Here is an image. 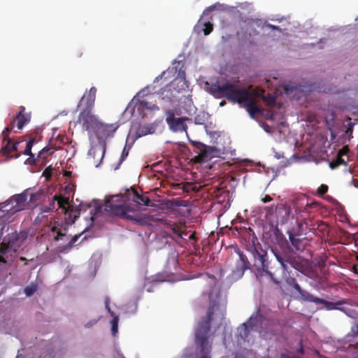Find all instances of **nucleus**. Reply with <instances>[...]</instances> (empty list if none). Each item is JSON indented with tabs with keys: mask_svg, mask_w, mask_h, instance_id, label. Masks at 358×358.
<instances>
[{
	"mask_svg": "<svg viewBox=\"0 0 358 358\" xmlns=\"http://www.w3.org/2000/svg\"><path fill=\"white\" fill-rule=\"evenodd\" d=\"M210 299V305L206 315L197 324L194 331L195 344L199 350V358H210L212 342L208 341L211 323L214 321L222 322L224 313L220 310L218 301L212 300V292L208 293Z\"/></svg>",
	"mask_w": 358,
	"mask_h": 358,
	"instance_id": "1",
	"label": "nucleus"
},
{
	"mask_svg": "<svg viewBox=\"0 0 358 358\" xmlns=\"http://www.w3.org/2000/svg\"><path fill=\"white\" fill-rule=\"evenodd\" d=\"M208 92L215 98H226L229 101L244 103L251 117L262 113V109L256 105L255 99L252 97L248 89L241 87L236 83L227 82L220 85L217 83L212 84Z\"/></svg>",
	"mask_w": 358,
	"mask_h": 358,
	"instance_id": "2",
	"label": "nucleus"
},
{
	"mask_svg": "<svg viewBox=\"0 0 358 358\" xmlns=\"http://www.w3.org/2000/svg\"><path fill=\"white\" fill-rule=\"evenodd\" d=\"M129 196H113L110 199L106 200L105 210L110 215L129 220H136L134 209L127 205L126 200L131 199L136 203H140L145 196L140 194L134 188L131 191L127 190Z\"/></svg>",
	"mask_w": 358,
	"mask_h": 358,
	"instance_id": "3",
	"label": "nucleus"
},
{
	"mask_svg": "<svg viewBox=\"0 0 358 358\" xmlns=\"http://www.w3.org/2000/svg\"><path fill=\"white\" fill-rule=\"evenodd\" d=\"M50 231L55 234V236L53 237L54 241H62L57 247V250L59 253L69 252L80 236V234L73 236L67 234L68 227L66 224L55 222L54 225L51 227Z\"/></svg>",
	"mask_w": 358,
	"mask_h": 358,
	"instance_id": "4",
	"label": "nucleus"
},
{
	"mask_svg": "<svg viewBox=\"0 0 358 358\" xmlns=\"http://www.w3.org/2000/svg\"><path fill=\"white\" fill-rule=\"evenodd\" d=\"M19 113L15 115V118L2 131V136L4 138L9 136L10 133L15 127V123L17 121V127L22 129L25 124H28L31 120V114L25 112V108L22 106L19 107Z\"/></svg>",
	"mask_w": 358,
	"mask_h": 358,
	"instance_id": "5",
	"label": "nucleus"
},
{
	"mask_svg": "<svg viewBox=\"0 0 358 358\" xmlns=\"http://www.w3.org/2000/svg\"><path fill=\"white\" fill-rule=\"evenodd\" d=\"M28 192L29 189H27L20 194L12 196L8 200L7 205H10V210H12L13 213L19 212L27 208L28 206Z\"/></svg>",
	"mask_w": 358,
	"mask_h": 358,
	"instance_id": "6",
	"label": "nucleus"
},
{
	"mask_svg": "<svg viewBox=\"0 0 358 358\" xmlns=\"http://www.w3.org/2000/svg\"><path fill=\"white\" fill-rule=\"evenodd\" d=\"M92 109H83L78 115V122L87 131L95 130L100 121L92 113Z\"/></svg>",
	"mask_w": 358,
	"mask_h": 358,
	"instance_id": "7",
	"label": "nucleus"
},
{
	"mask_svg": "<svg viewBox=\"0 0 358 358\" xmlns=\"http://www.w3.org/2000/svg\"><path fill=\"white\" fill-rule=\"evenodd\" d=\"M192 145L194 147V151L197 153L194 158L195 162H207L213 157V148L196 141L192 142Z\"/></svg>",
	"mask_w": 358,
	"mask_h": 358,
	"instance_id": "8",
	"label": "nucleus"
},
{
	"mask_svg": "<svg viewBox=\"0 0 358 358\" xmlns=\"http://www.w3.org/2000/svg\"><path fill=\"white\" fill-rule=\"evenodd\" d=\"M349 151L350 149L347 145L339 150L336 157L329 162V167L331 169H335L340 166H347L349 161L348 155Z\"/></svg>",
	"mask_w": 358,
	"mask_h": 358,
	"instance_id": "9",
	"label": "nucleus"
},
{
	"mask_svg": "<svg viewBox=\"0 0 358 358\" xmlns=\"http://www.w3.org/2000/svg\"><path fill=\"white\" fill-rule=\"evenodd\" d=\"M118 127L119 124L117 123L104 124L100 122L95 129L98 139L101 140L113 136V134Z\"/></svg>",
	"mask_w": 358,
	"mask_h": 358,
	"instance_id": "10",
	"label": "nucleus"
},
{
	"mask_svg": "<svg viewBox=\"0 0 358 358\" xmlns=\"http://www.w3.org/2000/svg\"><path fill=\"white\" fill-rule=\"evenodd\" d=\"M254 250L252 252L254 258L256 261H259L260 263V268L265 274L270 276L273 279V273L268 270V263L266 252L262 251L259 252L256 248L255 245H253Z\"/></svg>",
	"mask_w": 358,
	"mask_h": 358,
	"instance_id": "11",
	"label": "nucleus"
},
{
	"mask_svg": "<svg viewBox=\"0 0 358 358\" xmlns=\"http://www.w3.org/2000/svg\"><path fill=\"white\" fill-rule=\"evenodd\" d=\"M186 119L182 117H176L173 113H171L166 119L170 129L175 132L184 131L187 129L185 123Z\"/></svg>",
	"mask_w": 358,
	"mask_h": 358,
	"instance_id": "12",
	"label": "nucleus"
},
{
	"mask_svg": "<svg viewBox=\"0 0 358 358\" xmlns=\"http://www.w3.org/2000/svg\"><path fill=\"white\" fill-rule=\"evenodd\" d=\"M292 204L295 209L296 213H301L306 212L309 208H311L314 203H309L303 195L296 196L292 200Z\"/></svg>",
	"mask_w": 358,
	"mask_h": 358,
	"instance_id": "13",
	"label": "nucleus"
},
{
	"mask_svg": "<svg viewBox=\"0 0 358 358\" xmlns=\"http://www.w3.org/2000/svg\"><path fill=\"white\" fill-rule=\"evenodd\" d=\"M275 214L278 222L281 224H285L289 219L291 208L284 203H278L275 206Z\"/></svg>",
	"mask_w": 358,
	"mask_h": 358,
	"instance_id": "14",
	"label": "nucleus"
},
{
	"mask_svg": "<svg viewBox=\"0 0 358 358\" xmlns=\"http://www.w3.org/2000/svg\"><path fill=\"white\" fill-rule=\"evenodd\" d=\"M239 260L237 262L236 268L233 273L236 277L241 278L243 275L245 271L250 268V262L242 252H238Z\"/></svg>",
	"mask_w": 358,
	"mask_h": 358,
	"instance_id": "15",
	"label": "nucleus"
},
{
	"mask_svg": "<svg viewBox=\"0 0 358 358\" xmlns=\"http://www.w3.org/2000/svg\"><path fill=\"white\" fill-rule=\"evenodd\" d=\"M96 89L92 87L88 92H85L80 101V105L85 104L84 109H92L94 106Z\"/></svg>",
	"mask_w": 358,
	"mask_h": 358,
	"instance_id": "16",
	"label": "nucleus"
},
{
	"mask_svg": "<svg viewBox=\"0 0 358 358\" xmlns=\"http://www.w3.org/2000/svg\"><path fill=\"white\" fill-rule=\"evenodd\" d=\"M173 67L172 69H168L166 71H163L159 76H158L155 80V82H157L161 79L163 78L166 76V74L169 73H176V72L178 71V76H181L182 74H185L184 71H181V69L183 67V64L181 61H175L173 62Z\"/></svg>",
	"mask_w": 358,
	"mask_h": 358,
	"instance_id": "17",
	"label": "nucleus"
},
{
	"mask_svg": "<svg viewBox=\"0 0 358 358\" xmlns=\"http://www.w3.org/2000/svg\"><path fill=\"white\" fill-rule=\"evenodd\" d=\"M255 325V319L252 317H250L247 322L242 324L238 329V336L241 338L243 340L246 339L248 337L250 331L249 327L252 328Z\"/></svg>",
	"mask_w": 358,
	"mask_h": 358,
	"instance_id": "18",
	"label": "nucleus"
},
{
	"mask_svg": "<svg viewBox=\"0 0 358 358\" xmlns=\"http://www.w3.org/2000/svg\"><path fill=\"white\" fill-rule=\"evenodd\" d=\"M138 110L143 111L144 110H148L151 111L159 110V107L155 104L152 103L146 100H138L136 105L135 106Z\"/></svg>",
	"mask_w": 358,
	"mask_h": 358,
	"instance_id": "19",
	"label": "nucleus"
},
{
	"mask_svg": "<svg viewBox=\"0 0 358 358\" xmlns=\"http://www.w3.org/2000/svg\"><path fill=\"white\" fill-rule=\"evenodd\" d=\"M3 141H6V144L1 148V151L3 155H9L11 152L16 151L17 150L18 142L11 144V140L8 138V136L4 138L3 136Z\"/></svg>",
	"mask_w": 358,
	"mask_h": 358,
	"instance_id": "20",
	"label": "nucleus"
},
{
	"mask_svg": "<svg viewBox=\"0 0 358 358\" xmlns=\"http://www.w3.org/2000/svg\"><path fill=\"white\" fill-rule=\"evenodd\" d=\"M346 303V301L345 300H341L338 301L336 302H330L328 301H326L323 299L320 298V301L317 303V304H322L326 306V308L329 310H334V309H340L338 308V306H341Z\"/></svg>",
	"mask_w": 358,
	"mask_h": 358,
	"instance_id": "21",
	"label": "nucleus"
},
{
	"mask_svg": "<svg viewBox=\"0 0 358 358\" xmlns=\"http://www.w3.org/2000/svg\"><path fill=\"white\" fill-rule=\"evenodd\" d=\"M303 223L299 222L296 227H292L287 231V235H293V236H301L306 234V231L303 229Z\"/></svg>",
	"mask_w": 358,
	"mask_h": 358,
	"instance_id": "22",
	"label": "nucleus"
},
{
	"mask_svg": "<svg viewBox=\"0 0 358 358\" xmlns=\"http://www.w3.org/2000/svg\"><path fill=\"white\" fill-rule=\"evenodd\" d=\"M52 199H53L55 203L56 201L57 202L58 208H62V209L65 210V211H66L67 207L69 205V198L62 196L61 195L55 194L52 197Z\"/></svg>",
	"mask_w": 358,
	"mask_h": 358,
	"instance_id": "23",
	"label": "nucleus"
},
{
	"mask_svg": "<svg viewBox=\"0 0 358 358\" xmlns=\"http://www.w3.org/2000/svg\"><path fill=\"white\" fill-rule=\"evenodd\" d=\"M289 240L292 245V246L299 251H302L305 247L303 244V240L299 238V236H293V235H289Z\"/></svg>",
	"mask_w": 358,
	"mask_h": 358,
	"instance_id": "24",
	"label": "nucleus"
},
{
	"mask_svg": "<svg viewBox=\"0 0 358 358\" xmlns=\"http://www.w3.org/2000/svg\"><path fill=\"white\" fill-rule=\"evenodd\" d=\"M299 295L301 299L305 301L312 302L315 304H317V303L320 301L319 297L315 296L306 290H303Z\"/></svg>",
	"mask_w": 358,
	"mask_h": 358,
	"instance_id": "25",
	"label": "nucleus"
},
{
	"mask_svg": "<svg viewBox=\"0 0 358 358\" xmlns=\"http://www.w3.org/2000/svg\"><path fill=\"white\" fill-rule=\"evenodd\" d=\"M273 255L275 257L278 262L281 264L284 270L287 269V264H291V262L288 258H285L283 255L276 250H273Z\"/></svg>",
	"mask_w": 358,
	"mask_h": 358,
	"instance_id": "26",
	"label": "nucleus"
},
{
	"mask_svg": "<svg viewBox=\"0 0 358 358\" xmlns=\"http://www.w3.org/2000/svg\"><path fill=\"white\" fill-rule=\"evenodd\" d=\"M201 24L203 27V31L204 35H208L213 29V24L208 21L202 22L201 19H200L198 22V25Z\"/></svg>",
	"mask_w": 358,
	"mask_h": 358,
	"instance_id": "27",
	"label": "nucleus"
},
{
	"mask_svg": "<svg viewBox=\"0 0 358 358\" xmlns=\"http://www.w3.org/2000/svg\"><path fill=\"white\" fill-rule=\"evenodd\" d=\"M35 143H36V138H31L27 143L26 148H25V149L24 150V152H23V154L24 155H27L29 157H34V155L31 152V148H32V147H33V145H34V144Z\"/></svg>",
	"mask_w": 358,
	"mask_h": 358,
	"instance_id": "28",
	"label": "nucleus"
},
{
	"mask_svg": "<svg viewBox=\"0 0 358 358\" xmlns=\"http://www.w3.org/2000/svg\"><path fill=\"white\" fill-rule=\"evenodd\" d=\"M55 210H56V208L55 203L54 202L53 199L50 201L48 206H44L41 208V213H49L51 211H54Z\"/></svg>",
	"mask_w": 358,
	"mask_h": 358,
	"instance_id": "29",
	"label": "nucleus"
},
{
	"mask_svg": "<svg viewBox=\"0 0 358 358\" xmlns=\"http://www.w3.org/2000/svg\"><path fill=\"white\" fill-rule=\"evenodd\" d=\"M113 319L111 322V331H112V334L113 336H115L116 334L117 333V330H118V317L115 315L113 316Z\"/></svg>",
	"mask_w": 358,
	"mask_h": 358,
	"instance_id": "30",
	"label": "nucleus"
},
{
	"mask_svg": "<svg viewBox=\"0 0 358 358\" xmlns=\"http://www.w3.org/2000/svg\"><path fill=\"white\" fill-rule=\"evenodd\" d=\"M172 231L175 235H176L180 238H183V235L187 234V233L183 231L178 226H173L172 227Z\"/></svg>",
	"mask_w": 358,
	"mask_h": 358,
	"instance_id": "31",
	"label": "nucleus"
},
{
	"mask_svg": "<svg viewBox=\"0 0 358 358\" xmlns=\"http://www.w3.org/2000/svg\"><path fill=\"white\" fill-rule=\"evenodd\" d=\"M50 148L48 147L43 148L38 153L37 158H46L48 156L52 155V152H50Z\"/></svg>",
	"mask_w": 358,
	"mask_h": 358,
	"instance_id": "32",
	"label": "nucleus"
},
{
	"mask_svg": "<svg viewBox=\"0 0 358 358\" xmlns=\"http://www.w3.org/2000/svg\"><path fill=\"white\" fill-rule=\"evenodd\" d=\"M328 186L324 184H322L317 189V194L319 196H323L324 194H326L328 191Z\"/></svg>",
	"mask_w": 358,
	"mask_h": 358,
	"instance_id": "33",
	"label": "nucleus"
},
{
	"mask_svg": "<svg viewBox=\"0 0 358 358\" xmlns=\"http://www.w3.org/2000/svg\"><path fill=\"white\" fill-rule=\"evenodd\" d=\"M42 193L37 192L30 195L29 201L35 203L37 201L40 200Z\"/></svg>",
	"mask_w": 358,
	"mask_h": 358,
	"instance_id": "34",
	"label": "nucleus"
},
{
	"mask_svg": "<svg viewBox=\"0 0 358 358\" xmlns=\"http://www.w3.org/2000/svg\"><path fill=\"white\" fill-rule=\"evenodd\" d=\"M208 278V284L210 287H214L216 285V278L213 275L206 274Z\"/></svg>",
	"mask_w": 358,
	"mask_h": 358,
	"instance_id": "35",
	"label": "nucleus"
},
{
	"mask_svg": "<svg viewBox=\"0 0 358 358\" xmlns=\"http://www.w3.org/2000/svg\"><path fill=\"white\" fill-rule=\"evenodd\" d=\"M36 291V287H27L25 288L24 289V292L26 294L27 296H31Z\"/></svg>",
	"mask_w": 358,
	"mask_h": 358,
	"instance_id": "36",
	"label": "nucleus"
},
{
	"mask_svg": "<svg viewBox=\"0 0 358 358\" xmlns=\"http://www.w3.org/2000/svg\"><path fill=\"white\" fill-rule=\"evenodd\" d=\"M43 176L46 178H50L52 176V169L50 166L47 167L43 172Z\"/></svg>",
	"mask_w": 358,
	"mask_h": 358,
	"instance_id": "37",
	"label": "nucleus"
},
{
	"mask_svg": "<svg viewBox=\"0 0 358 358\" xmlns=\"http://www.w3.org/2000/svg\"><path fill=\"white\" fill-rule=\"evenodd\" d=\"M150 202V199L148 197V196H144L143 199H142V201L140 203H136V206H138V205H145V206H148L149 203Z\"/></svg>",
	"mask_w": 358,
	"mask_h": 358,
	"instance_id": "38",
	"label": "nucleus"
},
{
	"mask_svg": "<svg viewBox=\"0 0 358 358\" xmlns=\"http://www.w3.org/2000/svg\"><path fill=\"white\" fill-rule=\"evenodd\" d=\"M128 150H127L126 149V147H124V148L122 150V155H121V158H120V163H122L125 159L126 157L128 156Z\"/></svg>",
	"mask_w": 358,
	"mask_h": 358,
	"instance_id": "39",
	"label": "nucleus"
},
{
	"mask_svg": "<svg viewBox=\"0 0 358 358\" xmlns=\"http://www.w3.org/2000/svg\"><path fill=\"white\" fill-rule=\"evenodd\" d=\"M328 227L327 224H326L324 222H320L317 224V229L320 230L321 231H324Z\"/></svg>",
	"mask_w": 358,
	"mask_h": 358,
	"instance_id": "40",
	"label": "nucleus"
},
{
	"mask_svg": "<svg viewBox=\"0 0 358 358\" xmlns=\"http://www.w3.org/2000/svg\"><path fill=\"white\" fill-rule=\"evenodd\" d=\"M110 301L108 299H106L105 301V306L106 308L108 310V313L110 314L111 316H114V312L112 311L109 307Z\"/></svg>",
	"mask_w": 358,
	"mask_h": 358,
	"instance_id": "41",
	"label": "nucleus"
},
{
	"mask_svg": "<svg viewBox=\"0 0 358 358\" xmlns=\"http://www.w3.org/2000/svg\"><path fill=\"white\" fill-rule=\"evenodd\" d=\"M215 6L213 5L208 8H206L203 11V15H208L209 13L212 12L213 10H215Z\"/></svg>",
	"mask_w": 358,
	"mask_h": 358,
	"instance_id": "42",
	"label": "nucleus"
},
{
	"mask_svg": "<svg viewBox=\"0 0 358 358\" xmlns=\"http://www.w3.org/2000/svg\"><path fill=\"white\" fill-rule=\"evenodd\" d=\"M293 288L294 290L298 292L299 294L303 291V289H301V286L298 283H295L293 285Z\"/></svg>",
	"mask_w": 358,
	"mask_h": 358,
	"instance_id": "43",
	"label": "nucleus"
},
{
	"mask_svg": "<svg viewBox=\"0 0 358 358\" xmlns=\"http://www.w3.org/2000/svg\"><path fill=\"white\" fill-rule=\"evenodd\" d=\"M97 322V320H92L85 324V327L90 328Z\"/></svg>",
	"mask_w": 358,
	"mask_h": 358,
	"instance_id": "44",
	"label": "nucleus"
},
{
	"mask_svg": "<svg viewBox=\"0 0 358 358\" xmlns=\"http://www.w3.org/2000/svg\"><path fill=\"white\" fill-rule=\"evenodd\" d=\"M142 134H139L138 136H141L142 135H145L148 133H150V129L148 127H143L141 129Z\"/></svg>",
	"mask_w": 358,
	"mask_h": 358,
	"instance_id": "45",
	"label": "nucleus"
},
{
	"mask_svg": "<svg viewBox=\"0 0 358 358\" xmlns=\"http://www.w3.org/2000/svg\"><path fill=\"white\" fill-rule=\"evenodd\" d=\"M272 197L269 195H266L262 199V201L264 202V203H267V202H269L272 200Z\"/></svg>",
	"mask_w": 358,
	"mask_h": 358,
	"instance_id": "46",
	"label": "nucleus"
},
{
	"mask_svg": "<svg viewBox=\"0 0 358 358\" xmlns=\"http://www.w3.org/2000/svg\"><path fill=\"white\" fill-rule=\"evenodd\" d=\"M6 250H7V248L6 247V245L1 244L0 245V252L1 254H5L6 252Z\"/></svg>",
	"mask_w": 358,
	"mask_h": 358,
	"instance_id": "47",
	"label": "nucleus"
},
{
	"mask_svg": "<svg viewBox=\"0 0 358 358\" xmlns=\"http://www.w3.org/2000/svg\"><path fill=\"white\" fill-rule=\"evenodd\" d=\"M36 159L35 158V157L34 156V157H29L27 159V161L29 162V164H36Z\"/></svg>",
	"mask_w": 358,
	"mask_h": 358,
	"instance_id": "48",
	"label": "nucleus"
},
{
	"mask_svg": "<svg viewBox=\"0 0 358 358\" xmlns=\"http://www.w3.org/2000/svg\"><path fill=\"white\" fill-rule=\"evenodd\" d=\"M266 27L270 28V29H273V30H275V29L276 30H280V29L278 27L273 25V24H268L266 25Z\"/></svg>",
	"mask_w": 358,
	"mask_h": 358,
	"instance_id": "49",
	"label": "nucleus"
},
{
	"mask_svg": "<svg viewBox=\"0 0 358 358\" xmlns=\"http://www.w3.org/2000/svg\"><path fill=\"white\" fill-rule=\"evenodd\" d=\"M349 127L348 128L347 131H346V133L348 134L349 132L352 133V126L353 124L350 122L349 124Z\"/></svg>",
	"mask_w": 358,
	"mask_h": 358,
	"instance_id": "50",
	"label": "nucleus"
},
{
	"mask_svg": "<svg viewBox=\"0 0 358 358\" xmlns=\"http://www.w3.org/2000/svg\"><path fill=\"white\" fill-rule=\"evenodd\" d=\"M189 238L190 240L196 241V237L195 233L193 232L192 234H191L190 236H189Z\"/></svg>",
	"mask_w": 358,
	"mask_h": 358,
	"instance_id": "51",
	"label": "nucleus"
},
{
	"mask_svg": "<svg viewBox=\"0 0 358 358\" xmlns=\"http://www.w3.org/2000/svg\"><path fill=\"white\" fill-rule=\"evenodd\" d=\"M352 331L355 333V334H358V325L356 324V325H354L352 326Z\"/></svg>",
	"mask_w": 358,
	"mask_h": 358,
	"instance_id": "52",
	"label": "nucleus"
},
{
	"mask_svg": "<svg viewBox=\"0 0 358 358\" xmlns=\"http://www.w3.org/2000/svg\"><path fill=\"white\" fill-rule=\"evenodd\" d=\"M71 174H72V172H71V171H65L64 176L70 177L71 176Z\"/></svg>",
	"mask_w": 358,
	"mask_h": 358,
	"instance_id": "53",
	"label": "nucleus"
},
{
	"mask_svg": "<svg viewBox=\"0 0 358 358\" xmlns=\"http://www.w3.org/2000/svg\"><path fill=\"white\" fill-rule=\"evenodd\" d=\"M0 262H3V263H6V261L5 259V258L2 256L0 255Z\"/></svg>",
	"mask_w": 358,
	"mask_h": 358,
	"instance_id": "54",
	"label": "nucleus"
},
{
	"mask_svg": "<svg viewBox=\"0 0 358 358\" xmlns=\"http://www.w3.org/2000/svg\"><path fill=\"white\" fill-rule=\"evenodd\" d=\"M20 260L22 262H25V261H27V259L24 257H20Z\"/></svg>",
	"mask_w": 358,
	"mask_h": 358,
	"instance_id": "55",
	"label": "nucleus"
},
{
	"mask_svg": "<svg viewBox=\"0 0 358 358\" xmlns=\"http://www.w3.org/2000/svg\"><path fill=\"white\" fill-rule=\"evenodd\" d=\"M225 103H226L225 101H222L220 102V106H223L225 105Z\"/></svg>",
	"mask_w": 358,
	"mask_h": 358,
	"instance_id": "56",
	"label": "nucleus"
},
{
	"mask_svg": "<svg viewBox=\"0 0 358 358\" xmlns=\"http://www.w3.org/2000/svg\"><path fill=\"white\" fill-rule=\"evenodd\" d=\"M22 236L23 238H25V237L27 236L26 233H24H24H22Z\"/></svg>",
	"mask_w": 358,
	"mask_h": 358,
	"instance_id": "57",
	"label": "nucleus"
},
{
	"mask_svg": "<svg viewBox=\"0 0 358 358\" xmlns=\"http://www.w3.org/2000/svg\"><path fill=\"white\" fill-rule=\"evenodd\" d=\"M304 224H305L306 225H308V223H307V221H306V220H304Z\"/></svg>",
	"mask_w": 358,
	"mask_h": 358,
	"instance_id": "58",
	"label": "nucleus"
},
{
	"mask_svg": "<svg viewBox=\"0 0 358 358\" xmlns=\"http://www.w3.org/2000/svg\"><path fill=\"white\" fill-rule=\"evenodd\" d=\"M145 92V90H143V91L140 92L139 94L143 93Z\"/></svg>",
	"mask_w": 358,
	"mask_h": 358,
	"instance_id": "59",
	"label": "nucleus"
},
{
	"mask_svg": "<svg viewBox=\"0 0 358 358\" xmlns=\"http://www.w3.org/2000/svg\"><path fill=\"white\" fill-rule=\"evenodd\" d=\"M162 90L163 91V92H162V94H163V93H164V92L166 90H165V89H162Z\"/></svg>",
	"mask_w": 358,
	"mask_h": 358,
	"instance_id": "60",
	"label": "nucleus"
},
{
	"mask_svg": "<svg viewBox=\"0 0 358 358\" xmlns=\"http://www.w3.org/2000/svg\"><path fill=\"white\" fill-rule=\"evenodd\" d=\"M120 358H124V357H120Z\"/></svg>",
	"mask_w": 358,
	"mask_h": 358,
	"instance_id": "61",
	"label": "nucleus"
}]
</instances>
